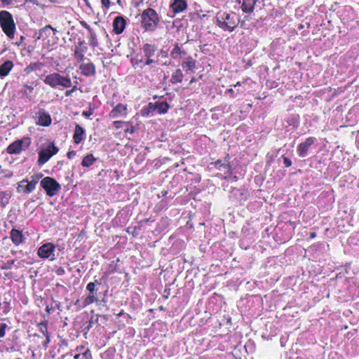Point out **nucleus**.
Here are the masks:
<instances>
[{
    "instance_id": "obj_1",
    "label": "nucleus",
    "mask_w": 359,
    "mask_h": 359,
    "mask_svg": "<svg viewBox=\"0 0 359 359\" xmlns=\"http://www.w3.org/2000/svg\"><path fill=\"white\" fill-rule=\"evenodd\" d=\"M141 27L145 32H154L157 29L161 18L156 11L151 8L144 9L141 15Z\"/></svg>"
},
{
    "instance_id": "obj_2",
    "label": "nucleus",
    "mask_w": 359,
    "mask_h": 359,
    "mask_svg": "<svg viewBox=\"0 0 359 359\" xmlns=\"http://www.w3.org/2000/svg\"><path fill=\"white\" fill-rule=\"evenodd\" d=\"M216 21L217 26L225 32H233L238 25V20L235 13L219 11L217 13Z\"/></svg>"
},
{
    "instance_id": "obj_3",
    "label": "nucleus",
    "mask_w": 359,
    "mask_h": 359,
    "mask_svg": "<svg viewBox=\"0 0 359 359\" xmlns=\"http://www.w3.org/2000/svg\"><path fill=\"white\" fill-rule=\"evenodd\" d=\"M0 27L10 39H14L16 25L12 14L8 11H0Z\"/></svg>"
},
{
    "instance_id": "obj_4",
    "label": "nucleus",
    "mask_w": 359,
    "mask_h": 359,
    "mask_svg": "<svg viewBox=\"0 0 359 359\" xmlns=\"http://www.w3.org/2000/svg\"><path fill=\"white\" fill-rule=\"evenodd\" d=\"M43 82L45 84L49 86L53 89L58 87H62L65 88H70L72 86V81L69 76H65L59 73L54 72L47 75Z\"/></svg>"
},
{
    "instance_id": "obj_5",
    "label": "nucleus",
    "mask_w": 359,
    "mask_h": 359,
    "mask_svg": "<svg viewBox=\"0 0 359 359\" xmlns=\"http://www.w3.org/2000/svg\"><path fill=\"white\" fill-rule=\"evenodd\" d=\"M40 186L49 197L57 195L61 189L60 183L51 177H43L40 182Z\"/></svg>"
},
{
    "instance_id": "obj_6",
    "label": "nucleus",
    "mask_w": 359,
    "mask_h": 359,
    "mask_svg": "<svg viewBox=\"0 0 359 359\" xmlns=\"http://www.w3.org/2000/svg\"><path fill=\"white\" fill-rule=\"evenodd\" d=\"M31 142L29 137H23L10 144L6 148V152L9 154H19L22 150L28 149Z\"/></svg>"
},
{
    "instance_id": "obj_7",
    "label": "nucleus",
    "mask_w": 359,
    "mask_h": 359,
    "mask_svg": "<svg viewBox=\"0 0 359 359\" xmlns=\"http://www.w3.org/2000/svg\"><path fill=\"white\" fill-rule=\"evenodd\" d=\"M58 148L53 144H49L45 149L39 152L37 163L39 165L45 164L48 160L58 152Z\"/></svg>"
},
{
    "instance_id": "obj_8",
    "label": "nucleus",
    "mask_w": 359,
    "mask_h": 359,
    "mask_svg": "<svg viewBox=\"0 0 359 359\" xmlns=\"http://www.w3.org/2000/svg\"><path fill=\"white\" fill-rule=\"evenodd\" d=\"M55 250V245L52 243H46L40 246L37 251V255L42 259H48Z\"/></svg>"
},
{
    "instance_id": "obj_9",
    "label": "nucleus",
    "mask_w": 359,
    "mask_h": 359,
    "mask_svg": "<svg viewBox=\"0 0 359 359\" xmlns=\"http://www.w3.org/2000/svg\"><path fill=\"white\" fill-rule=\"evenodd\" d=\"M88 50V47L84 40H80L73 53V57L79 62H83L85 60V53Z\"/></svg>"
},
{
    "instance_id": "obj_10",
    "label": "nucleus",
    "mask_w": 359,
    "mask_h": 359,
    "mask_svg": "<svg viewBox=\"0 0 359 359\" xmlns=\"http://www.w3.org/2000/svg\"><path fill=\"white\" fill-rule=\"evenodd\" d=\"M316 138L314 137H307L304 142L297 146V154L300 157H305L307 155L309 147L314 144Z\"/></svg>"
},
{
    "instance_id": "obj_11",
    "label": "nucleus",
    "mask_w": 359,
    "mask_h": 359,
    "mask_svg": "<svg viewBox=\"0 0 359 359\" xmlns=\"http://www.w3.org/2000/svg\"><path fill=\"white\" fill-rule=\"evenodd\" d=\"M80 25L87 29L88 32V41L89 44L93 48H96L98 46V39L97 38V35L95 31L90 27V26L84 20H81L79 22Z\"/></svg>"
},
{
    "instance_id": "obj_12",
    "label": "nucleus",
    "mask_w": 359,
    "mask_h": 359,
    "mask_svg": "<svg viewBox=\"0 0 359 359\" xmlns=\"http://www.w3.org/2000/svg\"><path fill=\"white\" fill-rule=\"evenodd\" d=\"M81 74L85 76H93L96 74L95 65L92 62L81 63L79 66Z\"/></svg>"
},
{
    "instance_id": "obj_13",
    "label": "nucleus",
    "mask_w": 359,
    "mask_h": 359,
    "mask_svg": "<svg viewBox=\"0 0 359 359\" xmlns=\"http://www.w3.org/2000/svg\"><path fill=\"white\" fill-rule=\"evenodd\" d=\"M184 43H175L170 51V57L174 60H180L187 55V52L182 48Z\"/></svg>"
},
{
    "instance_id": "obj_14",
    "label": "nucleus",
    "mask_w": 359,
    "mask_h": 359,
    "mask_svg": "<svg viewBox=\"0 0 359 359\" xmlns=\"http://www.w3.org/2000/svg\"><path fill=\"white\" fill-rule=\"evenodd\" d=\"M128 114V106L122 103L118 104L113 109L109 112V117L111 118H116L121 116H126Z\"/></svg>"
},
{
    "instance_id": "obj_15",
    "label": "nucleus",
    "mask_w": 359,
    "mask_h": 359,
    "mask_svg": "<svg viewBox=\"0 0 359 359\" xmlns=\"http://www.w3.org/2000/svg\"><path fill=\"white\" fill-rule=\"evenodd\" d=\"M52 123V118L50 115L46 112L43 109H40L38 112V120L36 121V124L48 127Z\"/></svg>"
},
{
    "instance_id": "obj_16",
    "label": "nucleus",
    "mask_w": 359,
    "mask_h": 359,
    "mask_svg": "<svg viewBox=\"0 0 359 359\" xmlns=\"http://www.w3.org/2000/svg\"><path fill=\"white\" fill-rule=\"evenodd\" d=\"M126 22L122 16H116L113 21V31L116 34H121L126 28Z\"/></svg>"
},
{
    "instance_id": "obj_17",
    "label": "nucleus",
    "mask_w": 359,
    "mask_h": 359,
    "mask_svg": "<svg viewBox=\"0 0 359 359\" xmlns=\"http://www.w3.org/2000/svg\"><path fill=\"white\" fill-rule=\"evenodd\" d=\"M142 50L145 57H153L158 51V46L154 43H145L142 45Z\"/></svg>"
},
{
    "instance_id": "obj_18",
    "label": "nucleus",
    "mask_w": 359,
    "mask_h": 359,
    "mask_svg": "<svg viewBox=\"0 0 359 359\" xmlns=\"http://www.w3.org/2000/svg\"><path fill=\"white\" fill-rule=\"evenodd\" d=\"M85 135V129L80 125L76 124L73 135L74 142L76 144H80L84 140Z\"/></svg>"
},
{
    "instance_id": "obj_19",
    "label": "nucleus",
    "mask_w": 359,
    "mask_h": 359,
    "mask_svg": "<svg viewBox=\"0 0 359 359\" xmlns=\"http://www.w3.org/2000/svg\"><path fill=\"white\" fill-rule=\"evenodd\" d=\"M10 238L15 245H20L24 241V236L22 231L12 229L10 232Z\"/></svg>"
},
{
    "instance_id": "obj_20",
    "label": "nucleus",
    "mask_w": 359,
    "mask_h": 359,
    "mask_svg": "<svg viewBox=\"0 0 359 359\" xmlns=\"http://www.w3.org/2000/svg\"><path fill=\"white\" fill-rule=\"evenodd\" d=\"M170 7L175 13H179L187 8V0H172Z\"/></svg>"
},
{
    "instance_id": "obj_21",
    "label": "nucleus",
    "mask_w": 359,
    "mask_h": 359,
    "mask_svg": "<svg viewBox=\"0 0 359 359\" xmlns=\"http://www.w3.org/2000/svg\"><path fill=\"white\" fill-rule=\"evenodd\" d=\"M259 0H241V8L243 13H251L255 8V6Z\"/></svg>"
},
{
    "instance_id": "obj_22",
    "label": "nucleus",
    "mask_w": 359,
    "mask_h": 359,
    "mask_svg": "<svg viewBox=\"0 0 359 359\" xmlns=\"http://www.w3.org/2000/svg\"><path fill=\"white\" fill-rule=\"evenodd\" d=\"M14 65L11 60H6L0 65V77L3 78L8 75Z\"/></svg>"
},
{
    "instance_id": "obj_23",
    "label": "nucleus",
    "mask_w": 359,
    "mask_h": 359,
    "mask_svg": "<svg viewBox=\"0 0 359 359\" xmlns=\"http://www.w3.org/2000/svg\"><path fill=\"white\" fill-rule=\"evenodd\" d=\"M196 60H194L191 56H189L182 63V67L186 72H193L196 68Z\"/></svg>"
},
{
    "instance_id": "obj_24",
    "label": "nucleus",
    "mask_w": 359,
    "mask_h": 359,
    "mask_svg": "<svg viewBox=\"0 0 359 359\" xmlns=\"http://www.w3.org/2000/svg\"><path fill=\"white\" fill-rule=\"evenodd\" d=\"M155 111L157 110L158 114H165L170 109V105L166 101L153 102Z\"/></svg>"
},
{
    "instance_id": "obj_25",
    "label": "nucleus",
    "mask_w": 359,
    "mask_h": 359,
    "mask_svg": "<svg viewBox=\"0 0 359 359\" xmlns=\"http://www.w3.org/2000/svg\"><path fill=\"white\" fill-rule=\"evenodd\" d=\"M43 66L44 65L41 62H33L24 69V72L26 74H29L34 71L41 69Z\"/></svg>"
},
{
    "instance_id": "obj_26",
    "label": "nucleus",
    "mask_w": 359,
    "mask_h": 359,
    "mask_svg": "<svg viewBox=\"0 0 359 359\" xmlns=\"http://www.w3.org/2000/svg\"><path fill=\"white\" fill-rule=\"evenodd\" d=\"M184 74L180 69H177L172 74L170 78V82L172 84L182 83L183 80Z\"/></svg>"
},
{
    "instance_id": "obj_27",
    "label": "nucleus",
    "mask_w": 359,
    "mask_h": 359,
    "mask_svg": "<svg viewBox=\"0 0 359 359\" xmlns=\"http://www.w3.org/2000/svg\"><path fill=\"white\" fill-rule=\"evenodd\" d=\"M26 183V194H29L32 192L36 187L32 185L27 180H22L18 183V186L17 187V190L18 192H21V188L23 187V184Z\"/></svg>"
},
{
    "instance_id": "obj_28",
    "label": "nucleus",
    "mask_w": 359,
    "mask_h": 359,
    "mask_svg": "<svg viewBox=\"0 0 359 359\" xmlns=\"http://www.w3.org/2000/svg\"><path fill=\"white\" fill-rule=\"evenodd\" d=\"M11 197V195L8 191L0 192V205L1 208H6V206L9 203Z\"/></svg>"
},
{
    "instance_id": "obj_29",
    "label": "nucleus",
    "mask_w": 359,
    "mask_h": 359,
    "mask_svg": "<svg viewBox=\"0 0 359 359\" xmlns=\"http://www.w3.org/2000/svg\"><path fill=\"white\" fill-rule=\"evenodd\" d=\"M95 161L96 158L92 154H87L83 158L81 165L83 167L89 168L95 163Z\"/></svg>"
},
{
    "instance_id": "obj_30",
    "label": "nucleus",
    "mask_w": 359,
    "mask_h": 359,
    "mask_svg": "<svg viewBox=\"0 0 359 359\" xmlns=\"http://www.w3.org/2000/svg\"><path fill=\"white\" fill-rule=\"evenodd\" d=\"M155 111L153 102H149L146 107H144L141 111V116L143 117H147L150 116Z\"/></svg>"
},
{
    "instance_id": "obj_31",
    "label": "nucleus",
    "mask_w": 359,
    "mask_h": 359,
    "mask_svg": "<svg viewBox=\"0 0 359 359\" xmlns=\"http://www.w3.org/2000/svg\"><path fill=\"white\" fill-rule=\"evenodd\" d=\"M103 301V299H99L97 297H96L94 293H90L89 295L86 298L84 304L88 305L93 304L94 302H97V304H101V302Z\"/></svg>"
},
{
    "instance_id": "obj_32",
    "label": "nucleus",
    "mask_w": 359,
    "mask_h": 359,
    "mask_svg": "<svg viewBox=\"0 0 359 359\" xmlns=\"http://www.w3.org/2000/svg\"><path fill=\"white\" fill-rule=\"evenodd\" d=\"M50 29L53 30V32L56 31V29L53 28L50 25H47L44 27L39 29V39L43 37L44 35L46 36H49L50 34V33L49 32Z\"/></svg>"
},
{
    "instance_id": "obj_33",
    "label": "nucleus",
    "mask_w": 359,
    "mask_h": 359,
    "mask_svg": "<svg viewBox=\"0 0 359 359\" xmlns=\"http://www.w3.org/2000/svg\"><path fill=\"white\" fill-rule=\"evenodd\" d=\"M133 67L134 68H144L145 67V60H144L142 58L138 59L137 57L132 59L131 60Z\"/></svg>"
},
{
    "instance_id": "obj_34",
    "label": "nucleus",
    "mask_w": 359,
    "mask_h": 359,
    "mask_svg": "<svg viewBox=\"0 0 359 359\" xmlns=\"http://www.w3.org/2000/svg\"><path fill=\"white\" fill-rule=\"evenodd\" d=\"M15 262V259H11V260H8L6 262L0 264V269L1 270H8V269H11V267L14 264Z\"/></svg>"
},
{
    "instance_id": "obj_35",
    "label": "nucleus",
    "mask_w": 359,
    "mask_h": 359,
    "mask_svg": "<svg viewBox=\"0 0 359 359\" xmlns=\"http://www.w3.org/2000/svg\"><path fill=\"white\" fill-rule=\"evenodd\" d=\"M42 177H43V174L42 173L39 172V173L34 174V175H33L31 177V180L29 181V182H30L32 185H34L36 187V186L38 184L39 180Z\"/></svg>"
},
{
    "instance_id": "obj_36",
    "label": "nucleus",
    "mask_w": 359,
    "mask_h": 359,
    "mask_svg": "<svg viewBox=\"0 0 359 359\" xmlns=\"http://www.w3.org/2000/svg\"><path fill=\"white\" fill-rule=\"evenodd\" d=\"M42 177H43V174L42 173L39 172V173L34 174V175H33L31 177V180L29 181V182H30L32 185H34L36 187V186L38 184L39 180Z\"/></svg>"
},
{
    "instance_id": "obj_37",
    "label": "nucleus",
    "mask_w": 359,
    "mask_h": 359,
    "mask_svg": "<svg viewBox=\"0 0 359 359\" xmlns=\"http://www.w3.org/2000/svg\"><path fill=\"white\" fill-rule=\"evenodd\" d=\"M118 270V265L116 263H114V262H112L111 263H110L108 265V268L107 269V273L108 274H111V273H114Z\"/></svg>"
},
{
    "instance_id": "obj_38",
    "label": "nucleus",
    "mask_w": 359,
    "mask_h": 359,
    "mask_svg": "<svg viewBox=\"0 0 359 359\" xmlns=\"http://www.w3.org/2000/svg\"><path fill=\"white\" fill-rule=\"evenodd\" d=\"M122 124L129 125V124H130V122H129V121H114L113 122V125H114V126L116 129L121 128H122Z\"/></svg>"
},
{
    "instance_id": "obj_39",
    "label": "nucleus",
    "mask_w": 359,
    "mask_h": 359,
    "mask_svg": "<svg viewBox=\"0 0 359 359\" xmlns=\"http://www.w3.org/2000/svg\"><path fill=\"white\" fill-rule=\"evenodd\" d=\"M282 158L283 160V163L286 168H289L292 165V161L288 157L285 155L282 156Z\"/></svg>"
},
{
    "instance_id": "obj_40",
    "label": "nucleus",
    "mask_w": 359,
    "mask_h": 359,
    "mask_svg": "<svg viewBox=\"0 0 359 359\" xmlns=\"http://www.w3.org/2000/svg\"><path fill=\"white\" fill-rule=\"evenodd\" d=\"M95 283L100 284L97 280L95 282H90L87 285L86 289L88 292H94Z\"/></svg>"
},
{
    "instance_id": "obj_41",
    "label": "nucleus",
    "mask_w": 359,
    "mask_h": 359,
    "mask_svg": "<svg viewBox=\"0 0 359 359\" xmlns=\"http://www.w3.org/2000/svg\"><path fill=\"white\" fill-rule=\"evenodd\" d=\"M158 60L153 59V57H146L145 60V66H149L152 64H157Z\"/></svg>"
},
{
    "instance_id": "obj_42",
    "label": "nucleus",
    "mask_w": 359,
    "mask_h": 359,
    "mask_svg": "<svg viewBox=\"0 0 359 359\" xmlns=\"http://www.w3.org/2000/svg\"><path fill=\"white\" fill-rule=\"evenodd\" d=\"M94 113V109L89 107L88 110L83 111L82 112V115L85 117H90L91 115H93Z\"/></svg>"
},
{
    "instance_id": "obj_43",
    "label": "nucleus",
    "mask_w": 359,
    "mask_h": 359,
    "mask_svg": "<svg viewBox=\"0 0 359 359\" xmlns=\"http://www.w3.org/2000/svg\"><path fill=\"white\" fill-rule=\"evenodd\" d=\"M225 94L229 95L230 98H234L236 96L233 89H232V88H229V89L226 90Z\"/></svg>"
},
{
    "instance_id": "obj_44",
    "label": "nucleus",
    "mask_w": 359,
    "mask_h": 359,
    "mask_svg": "<svg viewBox=\"0 0 359 359\" xmlns=\"http://www.w3.org/2000/svg\"><path fill=\"white\" fill-rule=\"evenodd\" d=\"M7 325L5 323H2L0 325V338L4 337L5 336V330Z\"/></svg>"
},
{
    "instance_id": "obj_45",
    "label": "nucleus",
    "mask_w": 359,
    "mask_h": 359,
    "mask_svg": "<svg viewBox=\"0 0 359 359\" xmlns=\"http://www.w3.org/2000/svg\"><path fill=\"white\" fill-rule=\"evenodd\" d=\"M130 125V127L126 128L124 131L126 133L133 134L135 132V126H132L131 123Z\"/></svg>"
},
{
    "instance_id": "obj_46",
    "label": "nucleus",
    "mask_w": 359,
    "mask_h": 359,
    "mask_svg": "<svg viewBox=\"0 0 359 359\" xmlns=\"http://www.w3.org/2000/svg\"><path fill=\"white\" fill-rule=\"evenodd\" d=\"M101 3L103 7L108 9L110 6V0H101Z\"/></svg>"
},
{
    "instance_id": "obj_47",
    "label": "nucleus",
    "mask_w": 359,
    "mask_h": 359,
    "mask_svg": "<svg viewBox=\"0 0 359 359\" xmlns=\"http://www.w3.org/2000/svg\"><path fill=\"white\" fill-rule=\"evenodd\" d=\"M39 326H40V329H41V332H43V334L44 335L48 334L46 325L45 324L41 323L39 325Z\"/></svg>"
},
{
    "instance_id": "obj_48",
    "label": "nucleus",
    "mask_w": 359,
    "mask_h": 359,
    "mask_svg": "<svg viewBox=\"0 0 359 359\" xmlns=\"http://www.w3.org/2000/svg\"><path fill=\"white\" fill-rule=\"evenodd\" d=\"M82 355H83V357H85L86 358H87V359H91V358H92L91 353H90V350H88V349L87 351H86L82 354Z\"/></svg>"
},
{
    "instance_id": "obj_49",
    "label": "nucleus",
    "mask_w": 359,
    "mask_h": 359,
    "mask_svg": "<svg viewBox=\"0 0 359 359\" xmlns=\"http://www.w3.org/2000/svg\"><path fill=\"white\" fill-rule=\"evenodd\" d=\"M76 154V152L74 150L69 151L67 154V156L68 158L71 159L73 156H75Z\"/></svg>"
},
{
    "instance_id": "obj_50",
    "label": "nucleus",
    "mask_w": 359,
    "mask_h": 359,
    "mask_svg": "<svg viewBox=\"0 0 359 359\" xmlns=\"http://www.w3.org/2000/svg\"><path fill=\"white\" fill-rule=\"evenodd\" d=\"M15 0H0L3 6L11 5Z\"/></svg>"
},
{
    "instance_id": "obj_51",
    "label": "nucleus",
    "mask_w": 359,
    "mask_h": 359,
    "mask_svg": "<svg viewBox=\"0 0 359 359\" xmlns=\"http://www.w3.org/2000/svg\"><path fill=\"white\" fill-rule=\"evenodd\" d=\"M72 93H73V92H72V90L70 89V90H66V92H65V96H66V97H69V96H71V95H72Z\"/></svg>"
},
{
    "instance_id": "obj_52",
    "label": "nucleus",
    "mask_w": 359,
    "mask_h": 359,
    "mask_svg": "<svg viewBox=\"0 0 359 359\" xmlns=\"http://www.w3.org/2000/svg\"><path fill=\"white\" fill-rule=\"evenodd\" d=\"M45 336H46V341H44V346H46L50 342V337L48 334H46Z\"/></svg>"
},
{
    "instance_id": "obj_53",
    "label": "nucleus",
    "mask_w": 359,
    "mask_h": 359,
    "mask_svg": "<svg viewBox=\"0 0 359 359\" xmlns=\"http://www.w3.org/2000/svg\"><path fill=\"white\" fill-rule=\"evenodd\" d=\"M310 238L313 239L314 238L316 237V232H311L310 233V236H309Z\"/></svg>"
},
{
    "instance_id": "obj_54",
    "label": "nucleus",
    "mask_w": 359,
    "mask_h": 359,
    "mask_svg": "<svg viewBox=\"0 0 359 359\" xmlns=\"http://www.w3.org/2000/svg\"><path fill=\"white\" fill-rule=\"evenodd\" d=\"M84 2H85V5L89 8H91V6H90V4L89 3L88 0H83Z\"/></svg>"
},
{
    "instance_id": "obj_55",
    "label": "nucleus",
    "mask_w": 359,
    "mask_h": 359,
    "mask_svg": "<svg viewBox=\"0 0 359 359\" xmlns=\"http://www.w3.org/2000/svg\"><path fill=\"white\" fill-rule=\"evenodd\" d=\"M72 91L74 93L77 90V82H75V85L72 88Z\"/></svg>"
},
{
    "instance_id": "obj_56",
    "label": "nucleus",
    "mask_w": 359,
    "mask_h": 359,
    "mask_svg": "<svg viewBox=\"0 0 359 359\" xmlns=\"http://www.w3.org/2000/svg\"><path fill=\"white\" fill-rule=\"evenodd\" d=\"M26 88L29 89L30 90V92H32L33 90V87L31 86H29L27 84H25L24 86Z\"/></svg>"
},
{
    "instance_id": "obj_57",
    "label": "nucleus",
    "mask_w": 359,
    "mask_h": 359,
    "mask_svg": "<svg viewBox=\"0 0 359 359\" xmlns=\"http://www.w3.org/2000/svg\"><path fill=\"white\" fill-rule=\"evenodd\" d=\"M21 192L26 194V184L25 185V184H23V187L21 188Z\"/></svg>"
},
{
    "instance_id": "obj_58",
    "label": "nucleus",
    "mask_w": 359,
    "mask_h": 359,
    "mask_svg": "<svg viewBox=\"0 0 359 359\" xmlns=\"http://www.w3.org/2000/svg\"><path fill=\"white\" fill-rule=\"evenodd\" d=\"M196 81V79L195 77H192L191 79L190 80L189 83L191 84Z\"/></svg>"
},
{
    "instance_id": "obj_59",
    "label": "nucleus",
    "mask_w": 359,
    "mask_h": 359,
    "mask_svg": "<svg viewBox=\"0 0 359 359\" xmlns=\"http://www.w3.org/2000/svg\"><path fill=\"white\" fill-rule=\"evenodd\" d=\"M241 83L240 81H238L236 84H233V87H237V86H241Z\"/></svg>"
},
{
    "instance_id": "obj_60",
    "label": "nucleus",
    "mask_w": 359,
    "mask_h": 359,
    "mask_svg": "<svg viewBox=\"0 0 359 359\" xmlns=\"http://www.w3.org/2000/svg\"><path fill=\"white\" fill-rule=\"evenodd\" d=\"M80 356H81V354H80V353H79V354L75 355L74 356V359H79Z\"/></svg>"
},
{
    "instance_id": "obj_61",
    "label": "nucleus",
    "mask_w": 359,
    "mask_h": 359,
    "mask_svg": "<svg viewBox=\"0 0 359 359\" xmlns=\"http://www.w3.org/2000/svg\"><path fill=\"white\" fill-rule=\"evenodd\" d=\"M95 321H97V319L94 320H93V317H92V318H91V319L90 320V322H89V323H90V324H93V323H94Z\"/></svg>"
},
{
    "instance_id": "obj_62",
    "label": "nucleus",
    "mask_w": 359,
    "mask_h": 359,
    "mask_svg": "<svg viewBox=\"0 0 359 359\" xmlns=\"http://www.w3.org/2000/svg\"><path fill=\"white\" fill-rule=\"evenodd\" d=\"M144 221H145L146 222H153L154 220H153V219H151L150 218H149V219H146Z\"/></svg>"
},
{
    "instance_id": "obj_63",
    "label": "nucleus",
    "mask_w": 359,
    "mask_h": 359,
    "mask_svg": "<svg viewBox=\"0 0 359 359\" xmlns=\"http://www.w3.org/2000/svg\"><path fill=\"white\" fill-rule=\"evenodd\" d=\"M91 326H92V324H90V323H89V325L86 327V329H87L88 330H89Z\"/></svg>"
},
{
    "instance_id": "obj_64",
    "label": "nucleus",
    "mask_w": 359,
    "mask_h": 359,
    "mask_svg": "<svg viewBox=\"0 0 359 359\" xmlns=\"http://www.w3.org/2000/svg\"><path fill=\"white\" fill-rule=\"evenodd\" d=\"M162 297L164 299H168V296L167 295H163Z\"/></svg>"
}]
</instances>
